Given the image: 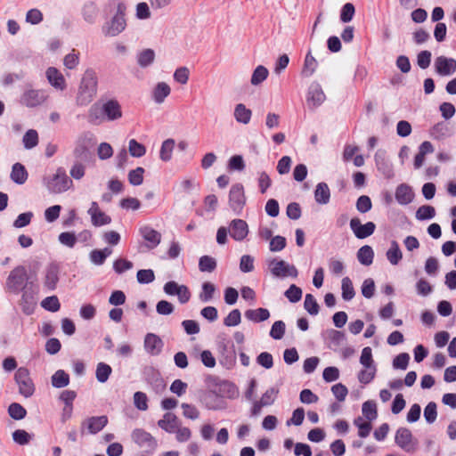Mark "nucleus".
<instances>
[{"label": "nucleus", "mask_w": 456, "mask_h": 456, "mask_svg": "<svg viewBox=\"0 0 456 456\" xmlns=\"http://www.w3.org/2000/svg\"><path fill=\"white\" fill-rule=\"evenodd\" d=\"M116 8L114 16L107 20L102 27V32L105 37H117L126 28V5L120 1L110 0L106 4L105 10Z\"/></svg>", "instance_id": "obj_1"}, {"label": "nucleus", "mask_w": 456, "mask_h": 456, "mask_svg": "<svg viewBox=\"0 0 456 456\" xmlns=\"http://www.w3.org/2000/svg\"><path fill=\"white\" fill-rule=\"evenodd\" d=\"M97 92V77L92 69H87L79 85L77 95V104L80 106H85L90 103Z\"/></svg>", "instance_id": "obj_2"}, {"label": "nucleus", "mask_w": 456, "mask_h": 456, "mask_svg": "<svg viewBox=\"0 0 456 456\" xmlns=\"http://www.w3.org/2000/svg\"><path fill=\"white\" fill-rule=\"evenodd\" d=\"M45 184L51 193L58 194L68 191L73 184L63 167H58L56 173L48 179H44Z\"/></svg>", "instance_id": "obj_3"}, {"label": "nucleus", "mask_w": 456, "mask_h": 456, "mask_svg": "<svg viewBox=\"0 0 456 456\" xmlns=\"http://www.w3.org/2000/svg\"><path fill=\"white\" fill-rule=\"evenodd\" d=\"M27 282H30L27 269L23 265H19L11 271L6 280V287L9 291L19 294L27 285Z\"/></svg>", "instance_id": "obj_4"}, {"label": "nucleus", "mask_w": 456, "mask_h": 456, "mask_svg": "<svg viewBox=\"0 0 456 456\" xmlns=\"http://www.w3.org/2000/svg\"><path fill=\"white\" fill-rule=\"evenodd\" d=\"M20 292L22 294L20 305L25 314L30 315L34 313L35 307L37 305L38 286L34 282H27V285Z\"/></svg>", "instance_id": "obj_5"}, {"label": "nucleus", "mask_w": 456, "mask_h": 456, "mask_svg": "<svg viewBox=\"0 0 456 456\" xmlns=\"http://www.w3.org/2000/svg\"><path fill=\"white\" fill-rule=\"evenodd\" d=\"M14 379L19 387V393L21 395L28 398L34 395L35 385L27 368L20 367L15 372Z\"/></svg>", "instance_id": "obj_6"}, {"label": "nucleus", "mask_w": 456, "mask_h": 456, "mask_svg": "<svg viewBox=\"0 0 456 456\" xmlns=\"http://www.w3.org/2000/svg\"><path fill=\"white\" fill-rule=\"evenodd\" d=\"M131 437L139 447L148 453H152L158 446L155 437L142 428H135L132 432Z\"/></svg>", "instance_id": "obj_7"}, {"label": "nucleus", "mask_w": 456, "mask_h": 456, "mask_svg": "<svg viewBox=\"0 0 456 456\" xmlns=\"http://www.w3.org/2000/svg\"><path fill=\"white\" fill-rule=\"evenodd\" d=\"M246 205V196L244 187L241 183H234L229 191V206L236 214L240 215Z\"/></svg>", "instance_id": "obj_8"}, {"label": "nucleus", "mask_w": 456, "mask_h": 456, "mask_svg": "<svg viewBox=\"0 0 456 456\" xmlns=\"http://www.w3.org/2000/svg\"><path fill=\"white\" fill-rule=\"evenodd\" d=\"M269 267L273 276L277 278H285L288 276L296 278L298 275L296 266L288 264L284 260L273 258L269 262Z\"/></svg>", "instance_id": "obj_9"}, {"label": "nucleus", "mask_w": 456, "mask_h": 456, "mask_svg": "<svg viewBox=\"0 0 456 456\" xmlns=\"http://www.w3.org/2000/svg\"><path fill=\"white\" fill-rule=\"evenodd\" d=\"M395 444L406 452H414L418 442L413 438L411 431L407 428H399L395 436Z\"/></svg>", "instance_id": "obj_10"}, {"label": "nucleus", "mask_w": 456, "mask_h": 456, "mask_svg": "<svg viewBox=\"0 0 456 456\" xmlns=\"http://www.w3.org/2000/svg\"><path fill=\"white\" fill-rule=\"evenodd\" d=\"M48 95L43 90L27 88L20 96V104L28 108H35L45 102Z\"/></svg>", "instance_id": "obj_11"}, {"label": "nucleus", "mask_w": 456, "mask_h": 456, "mask_svg": "<svg viewBox=\"0 0 456 456\" xmlns=\"http://www.w3.org/2000/svg\"><path fill=\"white\" fill-rule=\"evenodd\" d=\"M143 375L145 381L156 394H162L166 390L167 383L158 370L153 367H148L144 370Z\"/></svg>", "instance_id": "obj_12"}, {"label": "nucleus", "mask_w": 456, "mask_h": 456, "mask_svg": "<svg viewBox=\"0 0 456 456\" xmlns=\"http://www.w3.org/2000/svg\"><path fill=\"white\" fill-rule=\"evenodd\" d=\"M61 266L56 262H52L47 265L45 271L44 287L53 291L57 288L60 280Z\"/></svg>", "instance_id": "obj_13"}, {"label": "nucleus", "mask_w": 456, "mask_h": 456, "mask_svg": "<svg viewBox=\"0 0 456 456\" xmlns=\"http://www.w3.org/2000/svg\"><path fill=\"white\" fill-rule=\"evenodd\" d=\"M350 228L357 239H365L372 235L376 229V224L373 222H367L362 224L358 217H353L350 220Z\"/></svg>", "instance_id": "obj_14"}, {"label": "nucleus", "mask_w": 456, "mask_h": 456, "mask_svg": "<svg viewBox=\"0 0 456 456\" xmlns=\"http://www.w3.org/2000/svg\"><path fill=\"white\" fill-rule=\"evenodd\" d=\"M375 163L378 170L384 175L387 179H391L394 177V169L393 165L389 161L387 152L385 150H378L375 153Z\"/></svg>", "instance_id": "obj_15"}, {"label": "nucleus", "mask_w": 456, "mask_h": 456, "mask_svg": "<svg viewBox=\"0 0 456 456\" xmlns=\"http://www.w3.org/2000/svg\"><path fill=\"white\" fill-rule=\"evenodd\" d=\"M107 424L108 418L105 415L87 418L81 423V434H85L86 428L87 429V433L89 434H97Z\"/></svg>", "instance_id": "obj_16"}, {"label": "nucleus", "mask_w": 456, "mask_h": 456, "mask_svg": "<svg viewBox=\"0 0 456 456\" xmlns=\"http://www.w3.org/2000/svg\"><path fill=\"white\" fill-rule=\"evenodd\" d=\"M326 100V95L320 84L314 82L308 89L306 102L309 107L317 108Z\"/></svg>", "instance_id": "obj_17"}, {"label": "nucleus", "mask_w": 456, "mask_h": 456, "mask_svg": "<svg viewBox=\"0 0 456 456\" xmlns=\"http://www.w3.org/2000/svg\"><path fill=\"white\" fill-rule=\"evenodd\" d=\"M435 69L440 76H450L456 71V60L445 56H438L435 60Z\"/></svg>", "instance_id": "obj_18"}, {"label": "nucleus", "mask_w": 456, "mask_h": 456, "mask_svg": "<svg viewBox=\"0 0 456 456\" xmlns=\"http://www.w3.org/2000/svg\"><path fill=\"white\" fill-rule=\"evenodd\" d=\"M106 121H115L122 117V108L116 99H110L102 104Z\"/></svg>", "instance_id": "obj_19"}, {"label": "nucleus", "mask_w": 456, "mask_h": 456, "mask_svg": "<svg viewBox=\"0 0 456 456\" xmlns=\"http://www.w3.org/2000/svg\"><path fill=\"white\" fill-rule=\"evenodd\" d=\"M139 233L147 242L146 247L149 249L155 248L161 241V233L150 225L140 227Z\"/></svg>", "instance_id": "obj_20"}, {"label": "nucleus", "mask_w": 456, "mask_h": 456, "mask_svg": "<svg viewBox=\"0 0 456 456\" xmlns=\"http://www.w3.org/2000/svg\"><path fill=\"white\" fill-rule=\"evenodd\" d=\"M164 342L159 336L147 333L144 338V349L151 355H159L163 349Z\"/></svg>", "instance_id": "obj_21"}, {"label": "nucleus", "mask_w": 456, "mask_h": 456, "mask_svg": "<svg viewBox=\"0 0 456 456\" xmlns=\"http://www.w3.org/2000/svg\"><path fill=\"white\" fill-rule=\"evenodd\" d=\"M229 233L233 240H243L248 233V224L242 219H233L230 224Z\"/></svg>", "instance_id": "obj_22"}, {"label": "nucleus", "mask_w": 456, "mask_h": 456, "mask_svg": "<svg viewBox=\"0 0 456 456\" xmlns=\"http://www.w3.org/2000/svg\"><path fill=\"white\" fill-rule=\"evenodd\" d=\"M90 144V139L86 136L79 138L73 151L74 157L79 161H88L91 157Z\"/></svg>", "instance_id": "obj_23"}, {"label": "nucleus", "mask_w": 456, "mask_h": 456, "mask_svg": "<svg viewBox=\"0 0 456 456\" xmlns=\"http://www.w3.org/2000/svg\"><path fill=\"white\" fill-rule=\"evenodd\" d=\"M48 82L58 90L66 88V81L63 75L54 67H49L45 72Z\"/></svg>", "instance_id": "obj_24"}, {"label": "nucleus", "mask_w": 456, "mask_h": 456, "mask_svg": "<svg viewBox=\"0 0 456 456\" xmlns=\"http://www.w3.org/2000/svg\"><path fill=\"white\" fill-rule=\"evenodd\" d=\"M180 421L177 416L172 412H167L163 418L158 421V426L167 433H175L179 427Z\"/></svg>", "instance_id": "obj_25"}, {"label": "nucleus", "mask_w": 456, "mask_h": 456, "mask_svg": "<svg viewBox=\"0 0 456 456\" xmlns=\"http://www.w3.org/2000/svg\"><path fill=\"white\" fill-rule=\"evenodd\" d=\"M81 13L86 22L94 24L99 16V8L94 2L88 1L83 5Z\"/></svg>", "instance_id": "obj_26"}, {"label": "nucleus", "mask_w": 456, "mask_h": 456, "mask_svg": "<svg viewBox=\"0 0 456 456\" xmlns=\"http://www.w3.org/2000/svg\"><path fill=\"white\" fill-rule=\"evenodd\" d=\"M414 193L411 188L406 184L402 183L397 186L395 190V199L401 205H407L412 201Z\"/></svg>", "instance_id": "obj_27"}, {"label": "nucleus", "mask_w": 456, "mask_h": 456, "mask_svg": "<svg viewBox=\"0 0 456 456\" xmlns=\"http://www.w3.org/2000/svg\"><path fill=\"white\" fill-rule=\"evenodd\" d=\"M217 387V392L221 397H226V398H235L238 394V388L231 381L228 380H222L216 384Z\"/></svg>", "instance_id": "obj_28"}, {"label": "nucleus", "mask_w": 456, "mask_h": 456, "mask_svg": "<svg viewBox=\"0 0 456 456\" xmlns=\"http://www.w3.org/2000/svg\"><path fill=\"white\" fill-rule=\"evenodd\" d=\"M314 199L318 204L326 205L330 200V190L324 182L319 183L314 190Z\"/></svg>", "instance_id": "obj_29"}, {"label": "nucleus", "mask_w": 456, "mask_h": 456, "mask_svg": "<svg viewBox=\"0 0 456 456\" xmlns=\"http://www.w3.org/2000/svg\"><path fill=\"white\" fill-rule=\"evenodd\" d=\"M245 317L254 322L266 321L270 317V312L266 308L248 309L244 314Z\"/></svg>", "instance_id": "obj_30"}, {"label": "nucleus", "mask_w": 456, "mask_h": 456, "mask_svg": "<svg viewBox=\"0 0 456 456\" xmlns=\"http://www.w3.org/2000/svg\"><path fill=\"white\" fill-rule=\"evenodd\" d=\"M28 172L25 167L17 162L12 166L11 172V179L17 184H23L28 179Z\"/></svg>", "instance_id": "obj_31"}, {"label": "nucleus", "mask_w": 456, "mask_h": 456, "mask_svg": "<svg viewBox=\"0 0 456 456\" xmlns=\"http://www.w3.org/2000/svg\"><path fill=\"white\" fill-rule=\"evenodd\" d=\"M252 116L251 110L248 109L243 103H239L234 109V118L238 123L247 125L249 123Z\"/></svg>", "instance_id": "obj_32"}, {"label": "nucleus", "mask_w": 456, "mask_h": 456, "mask_svg": "<svg viewBox=\"0 0 456 456\" xmlns=\"http://www.w3.org/2000/svg\"><path fill=\"white\" fill-rule=\"evenodd\" d=\"M102 105L94 103L91 106L88 111V122L94 125H99L106 121Z\"/></svg>", "instance_id": "obj_33"}, {"label": "nucleus", "mask_w": 456, "mask_h": 456, "mask_svg": "<svg viewBox=\"0 0 456 456\" xmlns=\"http://www.w3.org/2000/svg\"><path fill=\"white\" fill-rule=\"evenodd\" d=\"M170 86L165 82H159L153 90V100L157 103H162L164 100L170 94Z\"/></svg>", "instance_id": "obj_34"}, {"label": "nucleus", "mask_w": 456, "mask_h": 456, "mask_svg": "<svg viewBox=\"0 0 456 456\" xmlns=\"http://www.w3.org/2000/svg\"><path fill=\"white\" fill-rule=\"evenodd\" d=\"M374 251L369 245H364L357 252V259L363 265H370L373 262Z\"/></svg>", "instance_id": "obj_35"}, {"label": "nucleus", "mask_w": 456, "mask_h": 456, "mask_svg": "<svg viewBox=\"0 0 456 456\" xmlns=\"http://www.w3.org/2000/svg\"><path fill=\"white\" fill-rule=\"evenodd\" d=\"M52 386L56 388H62L69 384V376L63 370H58L51 378Z\"/></svg>", "instance_id": "obj_36"}, {"label": "nucleus", "mask_w": 456, "mask_h": 456, "mask_svg": "<svg viewBox=\"0 0 456 456\" xmlns=\"http://www.w3.org/2000/svg\"><path fill=\"white\" fill-rule=\"evenodd\" d=\"M155 53L152 49H144L137 55V63L142 68H146L153 63Z\"/></svg>", "instance_id": "obj_37"}, {"label": "nucleus", "mask_w": 456, "mask_h": 456, "mask_svg": "<svg viewBox=\"0 0 456 456\" xmlns=\"http://www.w3.org/2000/svg\"><path fill=\"white\" fill-rule=\"evenodd\" d=\"M318 66V62L315 58L312 55L311 52H308L305 58V62L302 69V75L304 77H311L316 68Z\"/></svg>", "instance_id": "obj_38"}, {"label": "nucleus", "mask_w": 456, "mask_h": 456, "mask_svg": "<svg viewBox=\"0 0 456 456\" xmlns=\"http://www.w3.org/2000/svg\"><path fill=\"white\" fill-rule=\"evenodd\" d=\"M387 257L388 261L394 265H397L402 259L403 254L396 240L391 241V246L387 251Z\"/></svg>", "instance_id": "obj_39"}, {"label": "nucleus", "mask_w": 456, "mask_h": 456, "mask_svg": "<svg viewBox=\"0 0 456 456\" xmlns=\"http://www.w3.org/2000/svg\"><path fill=\"white\" fill-rule=\"evenodd\" d=\"M111 253L112 250L109 248L94 249L90 253V259L94 265H102Z\"/></svg>", "instance_id": "obj_40"}, {"label": "nucleus", "mask_w": 456, "mask_h": 456, "mask_svg": "<svg viewBox=\"0 0 456 456\" xmlns=\"http://www.w3.org/2000/svg\"><path fill=\"white\" fill-rule=\"evenodd\" d=\"M215 292L216 286L209 281H205L201 286V291L199 295V298L201 302H209L213 299Z\"/></svg>", "instance_id": "obj_41"}, {"label": "nucleus", "mask_w": 456, "mask_h": 456, "mask_svg": "<svg viewBox=\"0 0 456 456\" xmlns=\"http://www.w3.org/2000/svg\"><path fill=\"white\" fill-rule=\"evenodd\" d=\"M175 147V140L174 139H167L162 142L159 158L161 160L167 162L169 161L172 158V152Z\"/></svg>", "instance_id": "obj_42"}, {"label": "nucleus", "mask_w": 456, "mask_h": 456, "mask_svg": "<svg viewBox=\"0 0 456 456\" xmlns=\"http://www.w3.org/2000/svg\"><path fill=\"white\" fill-rule=\"evenodd\" d=\"M269 71L268 69L263 66L258 65L253 71L251 76L250 82L253 86H258L262 82H264L268 77Z\"/></svg>", "instance_id": "obj_43"}, {"label": "nucleus", "mask_w": 456, "mask_h": 456, "mask_svg": "<svg viewBox=\"0 0 456 456\" xmlns=\"http://www.w3.org/2000/svg\"><path fill=\"white\" fill-rule=\"evenodd\" d=\"M112 372L111 367L105 362H99L96 367L95 376L100 383H105Z\"/></svg>", "instance_id": "obj_44"}, {"label": "nucleus", "mask_w": 456, "mask_h": 456, "mask_svg": "<svg viewBox=\"0 0 456 456\" xmlns=\"http://www.w3.org/2000/svg\"><path fill=\"white\" fill-rule=\"evenodd\" d=\"M342 297L346 301H349L354 298L355 291L353 286V282L349 277H344L341 282Z\"/></svg>", "instance_id": "obj_45"}, {"label": "nucleus", "mask_w": 456, "mask_h": 456, "mask_svg": "<svg viewBox=\"0 0 456 456\" xmlns=\"http://www.w3.org/2000/svg\"><path fill=\"white\" fill-rule=\"evenodd\" d=\"M8 414L12 419L20 420L26 417L27 411L21 404L12 403L8 407Z\"/></svg>", "instance_id": "obj_46"}, {"label": "nucleus", "mask_w": 456, "mask_h": 456, "mask_svg": "<svg viewBox=\"0 0 456 456\" xmlns=\"http://www.w3.org/2000/svg\"><path fill=\"white\" fill-rule=\"evenodd\" d=\"M216 268V261L214 257L209 256H203L199 261V269L201 272L211 273Z\"/></svg>", "instance_id": "obj_47"}, {"label": "nucleus", "mask_w": 456, "mask_h": 456, "mask_svg": "<svg viewBox=\"0 0 456 456\" xmlns=\"http://www.w3.org/2000/svg\"><path fill=\"white\" fill-rule=\"evenodd\" d=\"M23 144L28 150L36 147L38 143V134L34 129L28 130L23 135Z\"/></svg>", "instance_id": "obj_48"}, {"label": "nucleus", "mask_w": 456, "mask_h": 456, "mask_svg": "<svg viewBox=\"0 0 456 456\" xmlns=\"http://www.w3.org/2000/svg\"><path fill=\"white\" fill-rule=\"evenodd\" d=\"M362 411V414L369 421L374 420L378 416L377 405L373 401H366L363 403Z\"/></svg>", "instance_id": "obj_49"}, {"label": "nucleus", "mask_w": 456, "mask_h": 456, "mask_svg": "<svg viewBox=\"0 0 456 456\" xmlns=\"http://www.w3.org/2000/svg\"><path fill=\"white\" fill-rule=\"evenodd\" d=\"M436 216V209L430 205H423L419 207L416 212V218L418 220H429Z\"/></svg>", "instance_id": "obj_50"}, {"label": "nucleus", "mask_w": 456, "mask_h": 456, "mask_svg": "<svg viewBox=\"0 0 456 456\" xmlns=\"http://www.w3.org/2000/svg\"><path fill=\"white\" fill-rule=\"evenodd\" d=\"M304 307L311 315H316L320 311L319 304L312 294L305 295Z\"/></svg>", "instance_id": "obj_51"}, {"label": "nucleus", "mask_w": 456, "mask_h": 456, "mask_svg": "<svg viewBox=\"0 0 456 456\" xmlns=\"http://www.w3.org/2000/svg\"><path fill=\"white\" fill-rule=\"evenodd\" d=\"M377 372V367L372 368H365L364 370H361L358 373V380L361 384L367 385L370 383Z\"/></svg>", "instance_id": "obj_52"}, {"label": "nucleus", "mask_w": 456, "mask_h": 456, "mask_svg": "<svg viewBox=\"0 0 456 456\" xmlns=\"http://www.w3.org/2000/svg\"><path fill=\"white\" fill-rule=\"evenodd\" d=\"M41 306L49 312L54 313L60 310L61 304L56 296H50L41 302Z\"/></svg>", "instance_id": "obj_53"}, {"label": "nucleus", "mask_w": 456, "mask_h": 456, "mask_svg": "<svg viewBox=\"0 0 456 456\" xmlns=\"http://www.w3.org/2000/svg\"><path fill=\"white\" fill-rule=\"evenodd\" d=\"M360 363L364 368L376 367V364L372 357V350L370 346H366L362 350V354L360 356Z\"/></svg>", "instance_id": "obj_54"}, {"label": "nucleus", "mask_w": 456, "mask_h": 456, "mask_svg": "<svg viewBox=\"0 0 456 456\" xmlns=\"http://www.w3.org/2000/svg\"><path fill=\"white\" fill-rule=\"evenodd\" d=\"M128 150L131 156L135 158L142 157L146 153L145 146L138 142L135 139L129 141Z\"/></svg>", "instance_id": "obj_55"}, {"label": "nucleus", "mask_w": 456, "mask_h": 456, "mask_svg": "<svg viewBox=\"0 0 456 456\" xmlns=\"http://www.w3.org/2000/svg\"><path fill=\"white\" fill-rule=\"evenodd\" d=\"M286 325L283 321H276L273 322L271 330L270 336L276 340H280L283 338L285 334Z\"/></svg>", "instance_id": "obj_56"}, {"label": "nucleus", "mask_w": 456, "mask_h": 456, "mask_svg": "<svg viewBox=\"0 0 456 456\" xmlns=\"http://www.w3.org/2000/svg\"><path fill=\"white\" fill-rule=\"evenodd\" d=\"M144 168L138 167L135 169L129 171L128 181L132 185L138 186L143 182Z\"/></svg>", "instance_id": "obj_57"}, {"label": "nucleus", "mask_w": 456, "mask_h": 456, "mask_svg": "<svg viewBox=\"0 0 456 456\" xmlns=\"http://www.w3.org/2000/svg\"><path fill=\"white\" fill-rule=\"evenodd\" d=\"M437 406L435 402H429L424 409V418L428 424H432L437 418Z\"/></svg>", "instance_id": "obj_58"}, {"label": "nucleus", "mask_w": 456, "mask_h": 456, "mask_svg": "<svg viewBox=\"0 0 456 456\" xmlns=\"http://www.w3.org/2000/svg\"><path fill=\"white\" fill-rule=\"evenodd\" d=\"M354 12L355 8L353 4H345L340 11V20L344 23L351 21L354 18Z\"/></svg>", "instance_id": "obj_59"}, {"label": "nucleus", "mask_w": 456, "mask_h": 456, "mask_svg": "<svg viewBox=\"0 0 456 456\" xmlns=\"http://www.w3.org/2000/svg\"><path fill=\"white\" fill-rule=\"evenodd\" d=\"M241 322V314L239 309L232 310L229 314L224 318V324L227 327L237 326Z\"/></svg>", "instance_id": "obj_60"}, {"label": "nucleus", "mask_w": 456, "mask_h": 456, "mask_svg": "<svg viewBox=\"0 0 456 456\" xmlns=\"http://www.w3.org/2000/svg\"><path fill=\"white\" fill-rule=\"evenodd\" d=\"M32 436L23 429H17L12 433L13 441L20 444H28L31 440Z\"/></svg>", "instance_id": "obj_61"}, {"label": "nucleus", "mask_w": 456, "mask_h": 456, "mask_svg": "<svg viewBox=\"0 0 456 456\" xmlns=\"http://www.w3.org/2000/svg\"><path fill=\"white\" fill-rule=\"evenodd\" d=\"M137 281L141 284H148L154 281L155 274L151 269H142L137 272Z\"/></svg>", "instance_id": "obj_62"}, {"label": "nucleus", "mask_w": 456, "mask_h": 456, "mask_svg": "<svg viewBox=\"0 0 456 456\" xmlns=\"http://www.w3.org/2000/svg\"><path fill=\"white\" fill-rule=\"evenodd\" d=\"M355 206L360 213H366L372 208L371 200L367 195H362L357 199Z\"/></svg>", "instance_id": "obj_63"}, {"label": "nucleus", "mask_w": 456, "mask_h": 456, "mask_svg": "<svg viewBox=\"0 0 456 456\" xmlns=\"http://www.w3.org/2000/svg\"><path fill=\"white\" fill-rule=\"evenodd\" d=\"M285 297L291 302V303H297L298 302L302 297V289L296 286L295 284H292L289 286V288L285 292Z\"/></svg>", "instance_id": "obj_64"}]
</instances>
